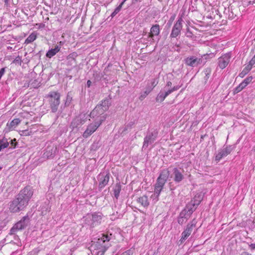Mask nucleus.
I'll list each match as a JSON object with an SVG mask.
<instances>
[{
  "mask_svg": "<svg viewBox=\"0 0 255 255\" xmlns=\"http://www.w3.org/2000/svg\"><path fill=\"white\" fill-rule=\"evenodd\" d=\"M33 192L30 186H27L21 190L16 197L9 202V209L13 213L23 210L28 204Z\"/></svg>",
  "mask_w": 255,
  "mask_h": 255,
  "instance_id": "obj_1",
  "label": "nucleus"
},
{
  "mask_svg": "<svg viewBox=\"0 0 255 255\" xmlns=\"http://www.w3.org/2000/svg\"><path fill=\"white\" fill-rule=\"evenodd\" d=\"M101 237L97 239H94L95 241H92L91 245L89 247L90 250L94 252L95 250H100V252L104 253L108 247H107L106 242L110 241V238L108 236L101 234Z\"/></svg>",
  "mask_w": 255,
  "mask_h": 255,
  "instance_id": "obj_2",
  "label": "nucleus"
},
{
  "mask_svg": "<svg viewBox=\"0 0 255 255\" xmlns=\"http://www.w3.org/2000/svg\"><path fill=\"white\" fill-rule=\"evenodd\" d=\"M170 173L168 169H163L160 172L154 185V193L158 196L166 182Z\"/></svg>",
  "mask_w": 255,
  "mask_h": 255,
  "instance_id": "obj_3",
  "label": "nucleus"
},
{
  "mask_svg": "<svg viewBox=\"0 0 255 255\" xmlns=\"http://www.w3.org/2000/svg\"><path fill=\"white\" fill-rule=\"evenodd\" d=\"M46 97L49 99V103L52 112L53 113L56 112L60 103V93L58 92L52 91L49 93Z\"/></svg>",
  "mask_w": 255,
  "mask_h": 255,
  "instance_id": "obj_4",
  "label": "nucleus"
},
{
  "mask_svg": "<svg viewBox=\"0 0 255 255\" xmlns=\"http://www.w3.org/2000/svg\"><path fill=\"white\" fill-rule=\"evenodd\" d=\"M158 134V130L157 129H151L147 132V134L144 138L142 150H145L148 146L152 144L156 139Z\"/></svg>",
  "mask_w": 255,
  "mask_h": 255,
  "instance_id": "obj_5",
  "label": "nucleus"
},
{
  "mask_svg": "<svg viewBox=\"0 0 255 255\" xmlns=\"http://www.w3.org/2000/svg\"><path fill=\"white\" fill-rule=\"evenodd\" d=\"M102 219V213L95 212L87 216L85 220V224L91 228H94L101 223Z\"/></svg>",
  "mask_w": 255,
  "mask_h": 255,
  "instance_id": "obj_6",
  "label": "nucleus"
},
{
  "mask_svg": "<svg viewBox=\"0 0 255 255\" xmlns=\"http://www.w3.org/2000/svg\"><path fill=\"white\" fill-rule=\"evenodd\" d=\"M196 220L194 218L187 224L181 234V237L179 241L180 245L182 244L190 236L194 228L196 227Z\"/></svg>",
  "mask_w": 255,
  "mask_h": 255,
  "instance_id": "obj_7",
  "label": "nucleus"
},
{
  "mask_svg": "<svg viewBox=\"0 0 255 255\" xmlns=\"http://www.w3.org/2000/svg\"><path fill=\"white\" fill-rule=\"evenodd\" d=\"M236 148L235 145H228L224 146L223 148L220 149L215 157V160L219 162L224 157L230 154Z\"/></svg>",
  "mask_w": 255,
  "mask_h": 255,
  "instance_id": "obj_8",
  "label": "nucleus"
},
{
  "mask_svg": "<svg viewBox=\"0 0 255 255\" xmlns=\"http://www.w3.org/2000/svg\"><path fill=\"white\" fill-rule=\"evenodd\" d=\"M101 118L102 117L100 118L99 121L91 123L87 126L86 129L83 133V137L85 138L88 137L97 130L104 121V120Z\"/></svg>",
  "mask_w": 255,
  "mask_h": 255,
  "instance_id": "obj_9",
  "label": "nucleus"
},
{
  "mask_svg": "<svg viewBox=\"0 0 255 255\" xmlns=\"http://www.w3.org/2000/svg\"><path fill=\"white\" fill-rule=\"evenodd\" d=\"M172 174L171 175V178H173V181L175 183L179 184L184 179V171L183 169L180 167H174L172 169Z\"/></svg>",
  "mask_w": 255,
  "mask_h": 255,
  "instance_id": "obj_10",
  "label": "nucleus"
},
{
  "mask_svg": "<svg viewBox=\"0 0 255 255\" xmlns=\"http://www.w3.org/2000/svg\"><path fill=\"white\" fill-rule=\"evenodd\" d=\"M183 19L182 17L178 18V20L174 23L171 33L170 34V38H176L181 33V30L182 28Z\"/></svg>",
  "mask_w": 255,
  "mask_h": 255,
  "instance_id": "obj_11",
  "label": "nucleus"
},
{
  "mask_svg": "<svg viewBox=\"0 0 255 255\" xmlns=\"http://www.w3.org/2000/svg\"><path fill=\"white\" fill-rule=\"evenodd\" d=\"M87 119V116L85 114H80L73 120L71 123L70 127L74 129L79 126L85 123Z\"/></svg>",
  "mask_w": 255,
  "mask_h": 255,
  "instance_id": "obj_12",
  "label": "nucleus"
},
{
  "mask_svg": "<svg viewBox=\"0 0 255 255\" xmlns=\"http://www.w3.org/2000/svg\"><path fill=\"white\" fill-rule=\"evenodd\" d=\"M231 58V56L230 53L224 54L219 57L218 59V67L221 69L225 68L229 63Z\"/></svg>",
  "mask_w": 255,
  "mask_h": 255,
  "instance_id": "obj_13",
  "label": "nucleus"
},
{
  "mask_svg": "<svg viewBox=\"0 0 255 255\" xmlns=\"http://www.w3.org/2000/svg\"><path fill=\"white\" fill-rule=\"evenodd\" d=\"M202 61L201 58H198L195 56H192L186 58L185 59V63L188 66L194 67L201 64Z\"/></svg>",
  "mask_w": 255,
  "mask_h": 255,
  "instance_id": "obj_14",
  "label": "nucleus"
},
{
  "mask_svg": "<svg viewBox=\"0 0 255 255\" xmlns=\"http://www.w3.org/2000/svg\"><path fill=\"white\" fill-rule=\"evenodd\" d=\"M191 215L188 213L186 211L182 210L179 213L177 217V222L180 225H182L186 223L189 219Z\"/></svg>",
  "mask_w": 255,
  "mask_h": 255,
  "instance_id": "obj_15",
  "label": "nucleus"
},
{
  "mask_svg": "<svg viewBox=\"0 0 255 255\" xmlns=\"http://www.w3.org/2000/svg\"><path fill=\"white\" fill-rule=\"evenodd\" d=\"M29 218L28 216H25L14 226L17 230L19 231L26 228L29 223Z\"/></svg>",
  "mask_w": 255,
  "mask_h": 255,
  "instance_id": "obj_16",
  "label": "nucleus"
},
{
  "mask_svg": "<svg viewBox=\"0 0 255 255\" xmlns=\"http://www.w3.org/2000/svg\"><path fill=\"white\" fill-rule=\"evenodd\" d=\"M77 56L76 53L73 52L70 54L67 57V65L75 66L77 64L76 57Z\"/></svg>",
  "mask_w": 255,
  "mask_h": 255,
  "instance_id": "obj_17",
  "label": "nucleus"
},
{
  "mask_svg": "<svg viewBox=\"0 0 255 255\" xmlns=\"http://www.w3.org/2000/svg\"><path fill=\"white\" fill-rule=\"evenodd\" d=\"M110 173L107 174L106 175L104 174H100L99 176L100 180L99 187L103 188L108 182L110 179Z\"/></svg>",
  "mask_w": 255,
  "mask_h": 255,
  "instance_id": "obj_18",
  "label": "nucleus"
},
{
  "mask_svg": "<svg viewBox=\"0 0 255 255\" xmlns=\"http://www.w3.org/2000/svg\"><path fill=\"white\" fill-rule=\"evenodd\" d=\"M160 31L159 24H155L152 26L150 28V32L148 34V37L152 38L154 36H158Z\"/></svg>",
  "mask_w": 255,
  "mask_h": 255,
  "instance_id": "obj_19",
  "label": "nucleus"
},
{
  "mask_svg": "<svg viewBox=\"0 0 255 255\" xmlns=\"http://www.w3.org/2000/svg\"><path fill=\"white\" fill-rule=\"evenodd\" d=\"M169 95V92L164 90L160 91L156 97V101L157 102H162Z\"/></svg>",
  "mask_w": 255,
  "mask_h": 255,
  "instance_id": "obj_20",
  "label": "nucleus"
},
{
  "mask_svg": "<svg viewBox=\"0 0 255 255\" xmlns=\"http://www.w3.org/2000/svg\"><path fill=\"white\" fill-rule=\"evenodd\" d=\"M61 46L56 45L54 48L49 49L46 54V56L47 58H51L53 56H55L61 49Z\"/></svg>",
  "mask_w": 255,
  "mask_h": 255,
  "instance_id": "obj_21",
  "label": "nucleus"
},
{
  "mask_svg": "<svg viewBox=\"0 0 255 255\" xmlns=\"http://www.w3.org/2000/svg\"><path fill=\"white\" fill-rule=\"evenodd\" d=\"M20 122V120L19 119H14L12 121H11L9 123L7 124V128H5L4 130L6 132L9 131L10 130L14 128L16 126H17Z\"/></svg>",
  "mask_w": 255,
  "mask_h": 255,
  "instance_id": "obj_22",
  "label": "nucleus"
},
{
  "mask_svg": "<svg viewBox=\"0 0 255 255\" xmlns=\"http://www.w3.org/2000/svg\"><path fill=\"white\" fill-rule=\"evenodd\" d=\"M158 83V81L156 79H152L150 83L147 84L145 88V89L147 90V93H150L153 88L157 85Z\"/></svg>",
  "mask_w": 255,
  "mask_h": 255,
  "instance_id": "obj_23",
  "label": "nucleus"
},
{
  "mask_svg": "<svg viewBox=\"0 0 255 255\" xmlns=\"http://www.w3.org/2000/svg\"><path fill=\"white\" fill-rule=\"evenodd\" d=\"M137 202L140 204L141 206L144 207H147L149 204V202L148 200V197L146 195H143L141 197H139L137 199Z\"/></svg>",
  "mask_w": 255,
  "mask_h": 255,
  "instance_id": "obj_24",
  "label": "nucleus"
},
{
  "mask_svg": "<svg viewBox=\"0 0 255 255\" xmlns=\"http://www.w3.org/2000/svg\"><path fill=\"white\" fill-rule=\"evenodd\" d=\"M196 207L194 206V204L192 202L190 201L188 204H186L185 207L183 209L184 211H186L189 214L191 215L196 210Z\"/></svg>",
  "mask_w": 255,
  "mask_h": 255,
  "instance_id": "obj_25",
  "label": "nucleus"
},
{
  "mask_svg": "<svg viewBox=\"0 0 255 255\" xmlns=\"http://www.w3.org/2000/svg\"><path fill=\"white\" fill-rule=\"evenodd\" d=\"M55 150L53 148H47L43 154V157L47 158H53L55 155Z\"/></svg>",
  "mask_w": 255,
  "mask_h": 255,
  "instance_id": "obj_26",
  "label": "nucleus"
},
{
  "mask_svg": "<svg viewBox=\"0 0 255 255\" xmlns=\"http://www.w3.org/2000/svg\"><path fill=\"white\" fill-rule=\"evenodd\" d=\"M111 98L110 96H109L108 98H106L102 102V104H99V105L101 106L104 110L107 111L109 109V106L111 105Z\"/></svg>",
  "mask_w": 255,
  "mask_h": 255,
  "instance_id": "obj_27",
  "label": "nucleus"
},
{
  "mask_svg": "<svg viewBox=\"0 0 255 255\" xmlns=\"http://www.w3.org/2000/svg\"><path fill=\"white\" fill-rule=\"evenodd\" d=\"M9 143L7 141L6 138H3L0 139V151L8 146Z\"/></svg>",
  "mask_w": 255,
  "mask_h": 255,
  "instance_id": "obj_28",
  "label": "nucleus"
},
{
  "mask_svg": "<svg viewBox=\"0 0 255 255\" xmlns=\"http://www.w3.org/2000/svg\"><path fill=\"white\" fill-rule=\"evenodd\" d=\"M121 186L120 183H118L116 184L114 188V195L117 199L119 197L120 193L121 190Z\"/></svg>",
  "mask_w": 255,
  "mask_h": 255,
  "instance_id": "obj_29",
  "label": "nucleus"
},
{
  "mask_svg": "<svg viewBox=\"0 0 255 255\" xmlns=\"http://www.w3.org/2000/svg\"><path fill=\"white\" fill-rule=\"evenodd\" d=\"M36 34L34 32H33L25 39L24 43L26 44L30 43L36 39Z\"/></svg>",
  "mask_w": 255,
  "mask_h": 255,
  "instance_id": "obj_30",
  "label": "nucleus"
},
{
  "mask_svg": "<svg viewBox=\"0 0 255 255\" xmlns=\"http://www.w3.org/2000/svg\"><path fill=\"white\" fill-rule=\"evenodd\" d=\"M73 99V93L72 92H69L68 93L67 96H66V99L65 103V106L66 107H68L71 104V102L72 101Z\"/></svg>",
  "mask_w": 255,
  "mask_h": 255,
  "instance_id": "obj_31",
  "label": "nucleus"
},
{
  "mask_svg": "<svg viewBox=\"0 0 255 255\" xmlns=\"http://www.w3.org/2000/svg\"><path fill=\"white\" fill-rule=\"evenodd\" d=\"M252 69L251 65H247L242 71L241 73H240L239 75L241 77H244Z\"/></svg>",
  "mask_w": 255,
  "mask_h": 255,
  "instance_id": "obj_32",
  "label": "nucleus"
},
{
  "mask_svg": "<svg viewBox=\"0 0 255 255\" xmlns=\"http://www.w3.org/2000/svg\"><path fill=\"white\" fill-rule=\"evenodd\" d=\"M246 86L244 85V84H243L242 82L238 86H237L236 88H235L234 90V94H237L241 92L242 90H243Z\"/></svg>",
  "mask_w": 255,
  "mask_h": 255,
  "instance_id": "obj_33",
  "label": "nucleus"
},
{
  "mask_svg": "<svg viewBox=\"0 0 255 255\" xmlns=\"http://www.w3.org/2000/svg\"><path fill=\"white\" fill-rule=\"evenodd\" d=\"M99 108V107H96L95 109L91 112L90 114V117L92 118H94L95 117H99V115L97 111L98 110H99V109H100Z\"/></svg>",
  "mask_w": 255,
  "mask_h": 255,
  "instance_id": "obj_34",
  "label": "nucleus"
},
{
  "mask_svg": "<svg viewBox=\"0 0 255 255\" xmlns=\"http://www.w3.org/2000/svg\"><path fill=\"white\" fill-rule=\"evenodd\" d=\"M204 72L205 74V76L204 77V80L205 82L206 83L210 76L211 69L210 68H206V69H205Z\"/></svg>",
  "mask_w": 255,
  "mask_h": 255,
  "instance_id": "obj_35",
  "label": "nucleus"
},
{
  "mask_svg": "<svg viewBox=\"0 0 255 255\" xmlns=\"http://www.w3.org/2000/svg\"><path fill=\"white\" fill-rule=\"evenodd\" d=\"M201 201V200L199 197H198L197 199V197L195 196V198L193 199H192L190 201L192 202L193 204H194V206H195L197 208L198 206L200 204Z\"/></svg>",
  "mask_w": 255,
  "mask_h": 255,
  "instance_id": "obj_36",
  "label": "nucleus"
},
{
  "mask_svg": "<svg viewBox=\"0 0 255 255\" xmlns=\"http://www.w3.org/2000/svg\"><path fill=\"white\" fill-rule=\"evenodd\" d=\"M127 0H124L120 4V5L116 7V8L115 9L114 11L113 12V17H114L116 14H117L121 9L122 6L123 4L125 3V2Z\"/></svg>",
  "mask_w": 255,
  "mask_h": 255,
  "instance_id": "obj_37",
  "label": "nucleus"
},
{
  "mask_svg": "<svg viewBox=\"0 0 255 255\" xmlns=\"http://www.w3.org/2000/svg\"><path fill=\"white\" fill-rule=\"evenodd\" d=\"M13 63L16 65H21L22 63V60L21 57L18 56L13 61Z\"/></svg>",
  "mask_w": 255,
  "mask_h": 255,
  "instance_id": "obj_38",
  "label": "nucleus"
},
{
  "mask_svg": "<svg viewBox=\"0 0 255 255\" xmlns=\"http://www.w3.org/2000/svg\"><path fill=\"white\" fill-rule=\"evenodd\" d=\"M252 77H249L246 78L244 81L242 82L244 85L246 87L252 80Z\"/></svg>",
  "mask_w": 255,
  "mask_h": 255,
  "instance_id": "obj_39",
  "label": "nucleus"
},
{
  "mask_svg": "<svg viewBox=\"0 0 255 255\" xmlns=\"http://www.w3.org/2000/svg\"><path fill=\"white\" fill-rule=\"evenodd\" d=\"M185 35L186 37L191 38H193V37L194 36L193 33L191 31V30H190V29L189 28H188L187 29V30H186V33H185Z\"/></svg>",
  "mask_w": 255,
  "mask_h": 255,
  "instance_id": "obj_40",
  "label": "nucleus"
},
{
  "mask_svg": "<svg viewBox=\"0 0 255 255\" xmlns=\"http://www.w3.org/2000/svg\"><path fill=\"white\" fill-rule=\"evenodd\" d=\"M9 144L10 145V146L9 147V148H14L15 147V146H16V139L14 138V139L11 140L10 143Z\"/></svg>",
  "mask_w": 255,
  "mask_h": 255,
  "instance_id": "obj_41",
  "label": "nucleus"
},
{
  "mask_svg": "<svg viewBox=\"0 0 255 255\" xmlns=\"http://www.w3.org/2000/svg\"><path fill=\"white\" fill-rule=\"evenodd\" d=\"M179 88H180V86H174L172 88L168 89L167 90V91L169 92V94H170L171 93H172L174 91L178 90L179 89Z\"/></svg>",
  "mask_w": 255,
  "mask_h": 255,
  "instance_id": "obj_42",
  "label": "nucleus"
},
{
  "mask_svg": "<svg viewBox=\"0 0 255 255\" xmlns=\"http://www.w3.org/2000/svg\"><path fill=\"white\" fill-rule=\"evenodd\" d=\"M104 73L106 76H109L110 75V66L109 65L105 69Z\"/></svg>",
  "mask_w": 255,
  "mask_h": 255,
  "instance_id": "obj_43",
  "label": "nucleus"
},
{
  "mask_svg": "<svg viewBox=\"0 0 255 255\" xmlns=\"http://www.w3.org/2000/svg\"><path fill=\"white\" fill-rule=\"evenodd\" d=\"M96 107H99V110H98V113L99 114V116L102 115L104 114V113L106 111V110H104L103 108L101 107V106L98 105Z\"/></svg>",
  "mask_w": 255,
  "mask_h": 255,
  "instance_id": "obj_44",
  "label": "nucleus"
},
{
  "mask_svg": "<svg viewBox=\"0 0 255 255\" xmlns=\"http://www.w3.org/2000/svg\"><path fill=\"white\" fill-rule=\"evenodd\" d=\"M147 90L145 89V91L140 96L139 99L140 100H142L143 99L145 98L150 93H147Z\"/></svg>",
  "mask_w": 255,
  "mask_h": 255,
  "instance_id": "obj_45",
  "label": "nucleus"
},
{
  "mask_svg": "<svg viewBox=\"0 0 255 255\" xmlns=\"http://www.w3.org/2000/svg\"><path fill=\"white\" fill-rule=\"evenodd\" d=\"M175 18V14H173V15H172L170 17V18L167 23V24L169 26H170L172 24V23L173 21V20H174Z\"/></svg>",
  "mask_w": 255,
  "mask_h": 255,
  "instance_id": "obj_46",
  "label": "nucleus"
},
{
  "mask_svg": "<svg viewBox=\"0 0 255 255\" xmlns=\"http://www.w3.org/2000/svg\"><path fill=\"white\" fill-rule=\"evenodd\" d=\"M17 231H18V230H17V229L15 228V226H13V227L10 229L9 234L11 235H14Z\"/></svg>",
  "mask_w": 255,
  "mask_h": 255,
  "instance_id": "obj_47",
  "label": "nucleus"
},
{
  "mask_svg": "<svg viewBox=\"0 0 255 255\" xmlns=\"http://www.w3.org/2000/svg\"><path fill=\"white\" fill-rule=\"evenodd\" d=\"M255 64V56L252 58V59L250 60L249 62V64L248 65H251V67Z\"/></svg>",
  "mask_w": 255,
  "mask_h": 255,
  "instance_id": "obj_48",
  "label": "nucleus"
},
{
  "mask_svg": "<svg viewBox=\"0 0 255 255\" xmlns=\"http://www.w3.org/2000/svg\"><path fill=\"white\" fill-rule=\"evenodd\" d=\"M121 255H132V251L130 250L123 253Z\"/></svg>",
  "mask_w": 255,
  "mask_h": 255,
  "instance_id": "obj_49",
  "label": "nucleus"
},
{
  "mask_svg": "<svg viewBox=\"0 0 255 255\" xmlns=\"http://www.w3.org/2000/svg\"><path fill=\"white\" fill-rule=\"evenodd\" d=\"M171 85H172V83H171V82H170V81H168V82H167V83H166V84L165 87H164V89H166V90H167V88L169 87H171Z\"/></svg>",
  "mask_w": 255,
  "mask_h": 255,
  "instance_id": "obj_50",
  "label": "nucleus"
},
{
  "mask_svg": "<svg viewBox=\"0 0 255 255\" xmlns=\"http://www.w3.org/2000/svg\"><path fill=\"white\" fill-rule=\"evenodd\" d=\"M128 129V128H127V125H125L124 128H121L122 129V133H125Z\"/></svg>",
  "mask_w": 255,
  "mask_h": 255,
  "instance_id": "obj_51",
  "label": "nucleus"
},
{
  "mask_svg": "<svg viewBox=\"0 0 255 255\" xmlns=\"http://www.w3.org/2000/svg\"><path fill=\"white\" fill-rule=\"evenodd\" d=\"M133 122H130L127 125V128H128L129 129H130L132 127V126H133Z\"/></svg>",
  "mask_w": 255,
  "mask_h": 255,
  "instance_id": "obj_52",
  "label": "nucleus"
},
{
  "mask_svg": "<svg viewBox=\"0 0 255 255\" xmlns=\"http://www.w3.org/2000/svg\"><path fill=\"white\" fill-rule=\"evenodd\" d=\"M249 247L252 251L255 249V244H251L249 245Z\"/></svg>",
  "mask_w": 255,
  "mask_h": 255,
  "instance_id": "obj_53",
  "label": "nucleus"
},
{
  "mask_svg": "<svg viewBox=\"0 0 255 255\" xmlns=\"http://www.w3.org/2000/svg\"><path fill=\"white\" fill-rule=\"evenodd\" d=\"M241 255H252L251 254L247 252H243Z\"/></svg>",
  "mask_w": 255,
  "mask_h": 255,
  "instance_id": "obj_54",
  "label": "nucleus"
},
{
  "mask_svg": "<svg viewBox=\"0 0 255 255\" xmlns=\"http://www.w3.org/2000/svg\"><path fill=\"white\" fill-rule=\"evenodd\" d=\"M92 82L90 80H88L87 82V86L88 87H90L91 85Z\"/></svg>",
  "mask_w": 255,
  "mask_h": 255,
  "instance_id": "obj_55",
  "label": "nucleus"
},
{
  "mask_svg": "<svg viewBox=\"0 0 255 255\" xmlns=\"http://www.w3.org/2000/svg\"><path fill=\"white\" fill-rule=\"evenodd\" d=\"M3 223L2 222V221H1V220H0V231L2 229V228H3Z\"/></svg>",
  "mask_w": 255,
  "mask_h": 255,
  "instance_id": "obj_56",
  "label": "nucleus"
},
{
  "mask_svg": "<svg viewBox=\"0 0 255 255\" xmlns=\"http://www.w3.org/2000/svg\"><path fill=\"white\" fill-rule=\"evenodd\" d=\"M248 2L249 4H254V1L253 0H250Z\"/></svg>",
  "mask_w": 255,
  "mask_h": 255,
  "instance_id": "obj_57",
  "label": "nucleus"
},
{
  "mask_svg": "<svg viewBox=\"0 0 255 255\" xmlns=\"http://www.w3.org/2000/svg\"><path fill=\"white\" fill-rule=\"evenodd\" d=\"M141 0H133L132 3H134V2H136V1H141Z\"/></svg>",
  "mask_w": 255,
  "mask_h": 255,
  "instance_id": "obj_58",
  "label": "nucleus"
},
{
  "mask_svg": "<svg viewBox=\"0 0 255 255\" xmlns=\"http://www.w3.org/2000/svg\"><path fill=\"white\" fill-rule=\"evenodd\" d=\"M27 132V130H26L22 131L23 134H25V135L26 134Z\"/></svg>",
  "mask_w": 255,
  "mask_h": 255,
  "instance_id": "obj_59",
  "label": "nucleus"
},
{
  "mask_svg": "<svg viewBox=\"0 0 255 255\" xmlns=\"http://www.w3.org/2000/svg\"><path fill=\"white\" fill-rule=\"evenodd\" d=\"M2 245L1 243H0V250L1 249V248H2Z\"/></svg>",
  "mask_w": 255,
  "mask_h": 255,
  "instance_id": "obj_60",
  "label": "nucleus"
},
{
  "mask_svg": "<svg viewBox=\"0 0 255 255\" xmlns=\"http://www.w3.org/2000/svg\"><path fill=\"white\" fill-rule=\"evenodd\" d=\"M105 79H107V80H108L109 79L110 80V77H109V78L108 79V77H106L104 78Z\"/></svg>",
  "mask_w": 255,
  "mask_h": 255,
  "instance_id": "obj_61",
  "label": "nucleus"
},
{
  "mask_svg": "<svg viewBox=\"0 0 255 255\" xmlns=\"http://www.w3.org/2000/svg\"><path fill=\"white\" fill-rule=\"evenodd\" d=\"M254 1V4H255V0H253Z\"/></svg>",
  "mask_w": 255,
  "mask_h": 255,
  "instance_id": "obj_62",
  "label": "nucleus"
},
{
  "mask_svg": "<svg viewBox=\"0 0 255 255\" xmlns=\"http://www.w3.org/2000/svg\"><path fill=\"white\" fill-rule=\"evenodd\" d=\"M105 115H104V116H103V118H104V119H105V118H106L105 117Z\"/></svg>",
  "mask_w": 255,
  "mask_h": 255,
  "instance_id": "obj_63",
  "label": "nucleus"
},
{
  "mask_svg": "<svg viewBox=\"0 0 255 255\" xmlns=\"http://www.w3.org/2000/svg\"><path fill=\"white\" fill-rule=\"evenodd\" d=\"M2 169V167L0 166V170Z\"/></svg>",
  "mask_w": 255,
  "mask_h": 255,
  "instance_id": "obj_64",
  "label": "nucleus"
}]
</instances>
